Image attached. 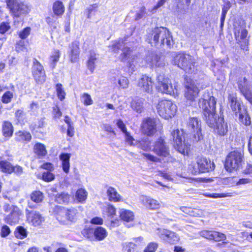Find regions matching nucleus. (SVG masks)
<instances>
[{
	"instance_id": "f257e3e1",
	"label": "nucleus",
	"mask_w": 252,
	"mask_h": 252,
	"mask_svg": "<svg viewBox=\"0 0 252 252\" xmlns=\"http://www.w3.org/2000/svg\"><path fill=\"white\" fill-rule=\"evenodd\" d=\"M198 105L203 109V119L206 124L220 136H224L228 131L227 123L223 117L216 113V100L208 93H205L199 100Z\"/></svg>"
},
{
	"instance_id": "f03ea898",
	"label": "nucleus",
	"mask_w": 252,
	"mask_h": 252,
	"mask_svg": "<svg viewBox=\"0 0 252 252\" xmlns=\"http://www.w3.org/2000/svg\"><path fill=\"white\" fill-rule=\"evenodd\" d=\"M172 63L184 70L186 73L191 74L195 70L196 61L189 54L184 53H172Z\"/></svg>"
},
{
	"instance_id": "7ed1b4c3",
	"label": "nucleus",
	"mask_w": 252,
	"mask_h": 252,
	"mask_svg": "<svg viewBox=\"0 0 252 252\" xmlns=\"http://www.w3.org/2000/svg\"><path fill=\"white\" fill-rule=\"evenodd\" d=\"M149 43L158 45H164L170 47L173 43L172 37L170 32L163 27L156 28L152 31L149 35Z\"/></svg>"
},
{
	"instance_id": "20e7f679",
	"label": "nucleus",
	"mask_w": 252,
	"mask_h": 252,
	"mask_svg": "<svg viewBox=\"0 0 252 252\" xmlns=\"http://www.w3.org/2000/svg\"><path fill=\"white\" fill-rule=\"evenodd\" d=\"M112 49L115 52H118L119 50H122V53L120 55V59L123 62H126L129 67L133 68L132 66H135L136 58L134 55L132 54V51L127 46L125 47V44L122 39H120L113 44Z\"/></svg>"
},
{
	"instance_id": "39448f33",
	"label": "nucleus",
	"mask_w": 252,
	"mask_h": 252,
	"mask_svg": "<svg viewBox=\"0 0 252 252\" xmlns=\"http://www.w3.org/2000/svg\"><path fill=\"white\" fill-rule=\"evenodd\" d=\"M172 136L174 143V148L179 153L184 155H188L190 145L185 140L183 131L175 130L172 133Z\"/></svg>"
},
{
	"instance_id": "423d86ee",
	"label": "nucleus",
	"mask_w": 252,
	"mask_h": 252,
	"mask_svg": "<svg viewBox=\"0 0 252 252\" xmlns=\"http://www.w3.org/2000/svg\"><path fill=\"white\" fill-rule=\"evenodd\" d=\"M243 159V155L241 152H231L226 158L224 165L226 170L230 172L237 170L242 165Z\"/></svg>"
},
{
	"instance_id": "0eeeda50",
	"label": "nucleus",
	"mask_w": 252,
	"mask_h": 252,
	"mask_svg": "<svg viewBox=\"0 0 252 252\" xmlns=\"http://www.w3.org/2000/svg\"><path fill=\"white\" fill-rule=\"evenodd\" d=\"M157 109L158 114L165 119L172 118L175 115L177 111L176 104L168 100L159 101Z\"/></svg>"
},
{
	"instance_id": "6e6552de",
	"label": "nucleus",
	"mask_w": 252,
	"mask_h": 252,
	"mask_svg": "<svg viewBox=\"0 0 252 252\" xmlns=\"http://www.w3.org/2000/svg\"><path fill=\"white\" fill-rule=\"evenodd\" d=\"M6 2L7 7L14 17H19L26 15L30 10V7L27 4L18 2L17 0H6Z\"/></svg>"
},
{
	"instance_id": "1a4fd4ad",
	"label": "nucleus",
	"mask_w": 252,
	"mask_h": 252,
	"mask_svg": "<svg viewBox=\"0 0 252 252\" xmlns=\"http://www.w3.org/2000/svg\"><path fill=\"white\" fill-rule=\"evenodd\" d=\"M188 131L193 135V140L198 142L203 138L201 122L196 117L190 118L187 124Z\"/></svg>"
},
{
	"instance_id": "9d476101",
	"label": "nucleus",
	"mask_w": 252,
	"mask_h": 252,
	"mask_svg": "<svg viewBox=\"0 0 252 252\" xmlns=\"http://www.w3.org/2000/svg\"><path fill=\"white\" fill-rule=\"evenodd\" d=\"M234 35L236 40L243 50H248V31L245 26L243 25H235L234 27Z\"/></svg>"
},
{
	"instance_id": "9b49d317",
	"label": "nucleus",
	"mask_w": 252,
	"mask_h": 252,
	"mask_svg": "<svg viewBox=\"0 0 252 252\" xmlns=\"http://www.w3.org/2000/svg\"><path fill=\"white\" fill-rule=\"evenodd\" d=\"M197 85L196 81L189 80L187 82L185 85V96L187 99L192 101L197 97L200 91Z\"/></svg>"
},
{
	"instance_id": "f8f14e48",
	"label": "nucleus",
	"mask_w": 252,
	"mask_h": 252,
	"mask_svg": "<svg viewBox=\"0 0 252 252\" xmlns=\"http://www.w3.org/2000/svg\"><path fill=\"white\" fill-rule=\"evenodd\" d=\"M33 76L39 84L43 83L46 80V75L43 66L36 59L34 60L32 67Z\"/></svg>"
},
{
	"instance_id": "ddd939ff",
	"label": "nucleus",
	"mask_w": 252,
	"mask_h": 252,
	"mask_svg": "<svg viewBox=\"0 0 252 252\" xmlns=\"http://www.w3.org/2000/svg\"><path fill=\"white\" fill-rule=\"evenodd\" d=\"M196 163L198 168H194L192 172L195 174L200 173L208 172L210 170H214L215 164L211 160L206 158H201L197 160Z\"/></svg>"
},
{
	"instance_id": "4468645a",
	"label": "nucleus",
	"mask_w": 252,
	"mask_h": 252,
	"mask_svg": "<svg viewBox=\"0 0 252 252\" xmlns=\"http://www.w3.org/2000/svg\"><path fill=\"white\" fill-rule=\"evenodd\" d=\"M145 62L151 67H163L167 64L164 57L153 52L148 53L145 58Z\"/></svg>"
},
{
	"instance_id": "2eb2a0df",
	"label": "nucleus",
	"mask_w": 252,
	"mask_h": 252,
	"mask_svg": "<svg viewBox=\"0 0 252 252\" xmlns=\"http://www.w3.org/2000/svg\"><path fill=\"white\" fill-rule=\"evenodd\" d=\"M137 87L143 93L148 94L153 93V82L152 79L146 75L141 76L138 81Z\"/></svg>"
},
{
	"instance_id": "dca6fc26",
	"label": "nucleus",
	"mask_w": 252,
	"mask_h": 252,
	"mask_svg": "<svg viewBox=\"0 0 252 252\" xmlns=\"http://www.w3.org/2000/svg\"><path fill=\"white\" fill-rule=\"evenodd\" d=\"M158 121L154 119L148 118L144 119L142 123V131L143 133L152 136L157 131Z\"/></svg>"
},
{
	"instance_id": "f3484780",
	"label": "nucleus",
	"mask_w": 252,
	"mask_h": 252,
	"mask_svg": "<svg viewBox=\"0 0 252 252\" xmlns=\"http://www.w3.org/2000/svg\"><path fill=\"white\" fill-rule=\"evenodd\" d=\"M158 87L163 93L171 94L175 93L174 88L171 85L170 80L165 78L163 75L159 74L157 77Z\"/></svg>"
},
{
	"instance_id": "a211bd4d",
	"label": "nucleus",
	"mask_w": 252,
	"mask_h": 252,
	"mask_svg": "<svg viewBox=\"0 0 252 252\" xmlns=\"http://www.w3.org/2000/svg\"><path fill=\"white\" fill-rule=\"evenodd\" d=\"M152 151L160 157H166L169 155V148L162 138H158L155 142Z\"/></svg>"
},
{
	"instance_id": "6ab92c4d",
	"label": "nucleus",
	"mask_w": 252,
	"mask_h": 252,
	"mask_svg": "<svg viewBox=\"0 0 252 252\" xmlns=\"http://www.w3.org/2000/svg\"><path fill=\"white\" fill-rule=\"evenodd\" d=\"M239 89L245 97L250 101H252V86L246 78H243L238 84Z\"/></svg>"
},
{
	"instance_id": "aec40b11",
	"label": "nucleus",
	"mask_w": 252,
	"mask_h": 252,
	"mask_svg": "<svg viewBox=\"0 0 252 252\" xmlns=\"http://www.w3.org/2000/svg\"><path fill=\"white\" fill-rule=\"evenodd\" d=\"M159 236L161 239L170 244H175L180 240L178 234L169 230H162Z\"/></svg>"
},
{
	"instance_id": "412c9836",
	"label": "nucleus",
	"mask_w": 252,
	"mask_h": 252,
	"mask_svg": "<svg viewBox=\"0 0 252 252\" xmlns=\"http://www.w3.org/2000/svg\"><path fill=\"white\" fill-rule=\"evenodd\" d=\"M139 200L140 202L147 208L152 210L158 209L160 207L159 202L150 197L141 195L140 196Z\"/></svg>"
},
{
	"instance_id": "4be33fe9",
	"label": "nucleus",
	"mask_w": 252,
	"mask_h": 252,
	"mask_svg": "<svg viewBox=\"0 0 252 252\" xmlns=\"http://www.w3.org/2000/svg\"><path fill=\"white\" fill-rule=\"evenodd\" d=\"M228 100L232 110L236 114L240 113V111H243L244 106H241L240 102L238 100L235 94H229Z\"/></svg>"
},
{
	"instance_id": "5701e85b",
	"label": "nucleus",
	"mask_w": 252,
	"mask_h": 252,
	"mask_svg": "<svg viewBox=\"0 0 252 252\" xmlns=\"http://www.w3.org/2000/svg\"><path fill=\"white\" fill-rule=\"evenodd\" d=\"M70 157L71 154L68 153H62L59 156V158L62 161L63 170L65 173L69 171Z\"/></svg>"
},
{
	"instance_id": "b1692460",
	"label": "nucleus",
	"mask_w": 252,
	"mask_h": 252,
	"mask_svg": "<svg viewBox=\"0 0 252 252\" xmlns=\"http://www.w3.org/2000/svg\"><path fill=\"white\" fill-rule=\"evenodd\" d=\"M79 45L77 41L71 43L70 48V60L72 63H75L77 61L79 55Z\"/></svg>"
},
{
	"instance_id": "393cba45",
	"label": "nucleus",
	"mask_w": 252,
	"mask_h": 252,
	"mask_svg": "<svg viewBox=\"0 0 252 252\" xmlns=\"http://www.w3.org/2000/svg\"><path fill=\"white\" fill-rule=\"evenodd\" d=\"M32 139V135L29 132L19 131L15 133V140L20 142H28Z\"/></svg>"
},
{
	"instance_id": "a878e982",
	"label": "nucleus",
	"mask_w": 252,
	"mask_h": 252,
	"mask_svg": "<svg viewBox=\"0 0 252 252\" xmlns=\"http://www.w3.org/2000/svg\"><path fill=\"white\" fill-rule=\"evenodd\" d=\"M2 131L5 137H11L13 133V126L12 124L9 121H4L2 125Z\"/></svg>"
},
{
	"instance_id": "bb28decb",
	"label": "nucleus",
	"mask_w": 252,
	"mask_h": 252,
	"mask_svg": "<svg viewBox=\"0 0 252 252\" xmlns=\"http://www.w3.org/2000/svg\"><path fill=\"white\" fill-rule=\"evenodd\" d=\"M239 120L240 123L245 126H249L251 124V118L245 107H244L243 111L239 113Z\"/></svg>"
},
{
	"instance_id": "cd10ccee",
	"label": "nucleus",
	"mask_w": 252,
	"mask_h": 252,
	"mask_svg": "<svg viewBox=\"0 0 252 252\" xmlns=\"http://www.w3.org/2000/svg\"><path fill=\"white\" fill-rule=\"evenodd\" d=\"M124 252H140V248L133 242H126L123 244Z\"/></svg>"
},
{
	"instance_id": "c85d7f7f",
	"label": "nucleus",
	"mask_w": 252,
	"mask_h": 252,
	"mask_svg": "<svg viewBox=\"0 0 252 252\" xmlns=\"http://www.w3.org/2000/svg\"><path fill=\"white\" fill-rule=\"evenodd\" d=\"M107 194L110 201L118 202L122 199L121 195L117 192L116 189L113 187H109L107 190Z\"/></svg>"
},
{
	"instance_id": "c756f323",
	"label": "nucleus",
	"mask_w": 252,
	"mask_h": 252,
	"mask_svg": "<svg viewBox=\"0 0 252 252\" xmlns=\"http://www.w3.org/2000/svg\"><path fill=\"white\" fill-rule=\"evenodd\" d=\"M120 217L122 220H133L134 215L133 212L125 209L119 211Z\"/></svg>"
},
{
	"instance_id": "7c9ffc66",
	"label": "nucleus",
	"mask_w": 252,
	"mask_h": 252,
	"mask_svg": "<svg viewBox=\"0 0 252 252\" xmlns=\"http://www.w3.org/2000/svg\"><path fill=\"white\" fill-rule=\"evenodd\" d=\"M107 235L106 229L102 227H97L94 228V236L96 240L101 241L104 239Z\"/></svg>"
},
{
	"instance_id": "2f4dec72",
	"label": "nucleus",
	"mask_w": 252,
	"mask_h": 252,
	"mask_svg": "<svg viewBox=\"0 0 252 252\" xmlns=\"http://www.w3.org/2000/svg\"><path fill=\"white\" fill-rule=\"evenodd\" d=\"M53 10L55 15L61 16L64 12V7L62 2L56 1L53 5Z\"/></svg>"
},
{
	"instance_id": "473e14b6",
	"label": "nucleus",
	"mask_w": 252,
	"mask_h": 252,
	"mask_svg": "<svg viewBox=\"0 0 252 252\" xmlns=\"http://www.w3.org/2000/svg\"><path fill=\"white\" fill-rule=\"evenodd\" d=\"M144 99L136 98L133 100L131 104V108L138 113H141L143 110Z\"/></svg>"
},
{
	"instance_id": "72a5a7b5",
	"label": "nucleus",
	"mask_w": 252,
	"mask_h": 252,
	"mask_svg": "<svg viewBox=\"0 0 252 252\" xmlns=\"http://www.w3.org/2000/svg\"><path fill=\"white\" fill-rule=\"evenodd\" d=\"M33 152L38 157H43L46 155L45 146L39 143H36L33 147Z\"/></svg>"
},
{
	"instance_id": "f704fd0d",
	"label": "nucleus",
	"mask_w": 252,
	"mask_h": 252,
	"mask_svg": "<svg viewBox=\"0 0 252 252\" xmlns=\"http://www.w3.org/2000/svg\"><path fill=\"white\" fill-rule=\"evenodd\" d=\"M61 53L59 50L55 49L50 57V66L53 69L55 67L57 63L59 61Z\"/></svg>"
},
{
	"instance_id": "c9c22d12",
	"label": "nucleus",
	"mask_w": 252,
	"mask_h": 252,
	"mask_svg": "<svg viewBox=\"0 0 252 252\" xmlns=\"http://www.w3.org/2000/svg\"><path fill=\"white\" fill-rule=\"evenodd\" d=\"M103 214L105 218L111 219L116 214V208L112 205H107L103 209Z\"/></svg>"
},
{
	"instance_id": "e433bc0d",
	"label": "nucleus",
	"mask_w": 252,
	"mask_h": 252,
	"mask_svg": "<svg viewBox=\"0 0 252 252\" xmlns=\"http://www.w3.org/2000/svg\"><path fill=\"white\" fill-rule=\"evenodd\" d=\"M97 59L96 54L94 51H91L88 61V66L92 72L95 68V63Z\"/></svg>"
},
{
	"instance_id": "4c0bfd02",
	"label": "nucleus",
	"mask_w": 252,
	"mask_h": 252,
	"mask_svg": "<svg viewBox=\"0 0 252 252\" xmlns=\"http://www.w3.org/2000/svg\"><path fill=\"white\" fill-rule=\"evenodd\" d=\"M70 200V195L66 193L58 194L55 197V201L60 204L68 203Z\"/></svg>"
},
{
	"instance_id": "58836bf2",
	"label": "nucleus",
	"mask_w": 252,
	"mask_h": 252,
	"mask_svg": "<svg viewBox=\"0 0 252 252\" xmlns=\"http://www.w3.org/2000/svg\"><path fill=\"white\" fill-rule=\"evenodd\" d=\"M87 195L88 192L85 189H80L77 190L75 197L79 202L83 203L86 200Z\"/></svg>"
},
{
	"instance_id": "ea45409f",
	"label": "nucleus",
	"mask_w": 252,
	"mask_h": 252,
	"mask_svg": "<svg viewBox=\"0 0 252 252\" xmlns=\"http://www.w3.org/2000/svg\"><path fill=\"white\" fill-rule=\"evenodd\" d=\"M0 168L3 172L9 174L12 173V165L6 160L0 161Z\"/></svg>"
},
{
	"instance_id": "a19ab883",
	"label": "nucleus",
	"mask_w": 252,
	"mask_h": 252,
	"mask_svg": "<svg viewBox=\"0 0 252 252\" xmlns=\"http://www.w3.org/2000/svg\"><path fill=\"white\" fill-rule=\"evenodd\" d=\"M30 196L31 200L37 203L41 202L44 198L43 194L39 190L33 191Z\"/></svg>"
},
{
	"instance_id": "79ce46f5",
	"label": "nucleus",
	"mask_w": 252,
	"mask_h": 252,
	"mask_svg": "<svg viewBox=\"0 0 252 252\" xmlns=\"http://www.w3.org/2000/svg\"><path fill=\"white\" fill-rule=\"evenodd\" d=\"M27 218L31 220H40L43 219L41 215L37 211L27 210Z\"/></svg>"
},
{
	"instance_id": "37998d69",
	"label": "nucleus",
	"mask_w": 252,
	"mask_h": 252,
	"mask_svg": "<svg viewBox=\"0 0 252 252\" xmlns=\"http://www.w3.org/2000/svg\"><path fill=\"white\" fill-rule=\"evenodd\" d=\"M3 209L6 212H10V215H8V220H15L17 219L16 216L17 215V213L16 211L12 209V206L9 204H5L3 206Z\"/></svg>"
},
{
	"instance_id": "c03bdc74",
	"label": "nucleus",
	"mask_w": 252,
	"mask_h": 252,
	"mask_svg": "<svg viewBox=\"0 0 252 252\" xmlns=\"http://www.w3.org/2000/svg\"><path fill=\"white\" fill-rule=\"evenodd\" d=\"M94 228L90 226H86L85 228L82 230V234L88 239H93L94 236Z\"/></svg>"
},
{
	"instance_id": "a18cd8bd",
	"label": "nucleus",
	"mask_w": 252,
	"mask_h": 252,
	"mask_svg": "<svg viewBox=\"0 0 252 252\" xmlns=\"http://www.w3.org/2000/svg\"><path fill=\"white\" fill-rule=\"evenodd\" d=\"M81 102L86 106L92 105L93 103V100H92L91 95L87 93H84L81 95Z\"/></svg>"
},
{
	"instance_id": "49530a36",
	"label": "nucleus",
	"mask_w": 252,
	"mask_h": 252,
	"mask_svg": "<svg viewBox=\"0 0 252 252\" xmlns=\"http://www.w3.org/2000/svg\"><path fill=\"white\" fill-rule=\"evenodd\" d=\"M27 233L26 230L22 226H19L17 228L15 232V236L19 239H23L26 237Z\"/></svg>"
},
{
	"instance_id": "de8ad7c7",
	"label": "nucleus",
	"mask_w": 252,
	"mask_h": 252,
	"mask_svg": "<svg viewBox=\"0 0 252 252\" xmlns=\"http://www.w3.org/2000/svg\"><path fill=\"white\" fill-rule=\"evenodd\" d=\"M56 91L58 98L63 100L65 98V93L63 90L62 85L61 84H57L56 85Z\"/></svg>"
},
{
	"instance_id": "09e8293b",
	"label": "nucleus",
	"mask_w": 252,
	"mask_h": 252,
	"mask_svg": "<svg viewBox=\"0 0 252 252\" xmlns=\"http://www.w3.org/2000/svg\"><path fill=\"white\" fill-rule=\"evenodd\" d=\"M13 97V93L10 91H7L3 94L1 101L4 103H8L11 102Z\"/></svg>"
},
{
	"instance_id": "8fccbe9b",
	"label": "nucleus",
	"mask_w": 252,
	"mask_h": 252,
	"mask_svg": "<svg viewBox=\"0 0 252 252\" xmlns=\"http://www.w3.org/2000/svg\"><path fill=\"white\" fill-rule=\"evenodd\" d=\"M226 239L225 235L221 233L214 231L213 235V240L216 241H224Z\"/></svg>"
},
{
	"instance_id": "3c124183",
	"label": "nucleus",
	"mask_w": 252,
	"mask_h": 252,
	"mask_svg": "<svg viewBox=\"0 0 252 252\" xmlns=\"http://www.w3.org/2000/svg\"><path fill=\"white\" fill-rule=\"evenodd\" d=\"M54 179V175L50 171L44 172L42 174V179L46 182L52 181Z\"/></svg>"
},
{
	"instance_id": "603ef678",
	"label": "nucleus",
	"mask_w": 252,
	"mask_h": 252,
	"mask_svg": "<svg viewBox=\"0 0 252 252\" xmlns=\"http://www.w3.org/2000/svg\"><path fill=\"white\" fill-rule=\"evenodd\" d=\"M158 245L155 242H151L146 247L144 252H155L158 248Z\"/></svg>"
},
{
	"instance_id": "864d4df0",
	"label": "nucleus",
	"mask_w": 252,
	"mask_h": 252,
	"mask_svg": "<svg viewBox=\"0 0 252 252\" xmlns=\"http://www.w3.org/2000/svg\"><path fill=\"white\" fill-rule=\"evenodd\" d=\"M10 26L8 22H2L0 25V33L4 34L10 29Z\"/></svg>"
},
{
	"instance_id": "5fc2aeb1",
	"label": "nucleus",
	"mask_w": 252,
	"mask_h": 252,
	"mask_svg": "<svg viewBox=\"0 0 252 252\" xmlns=\"http://www.w3.org/2000/svg\"><path fill=\"white\" fill-rule=\"evenodd\" d=\"M31 31V29L30 27H27L19 32V36L21 39H26L30 34Z\"/></svg>"
},
{
	"instance_id": "6e6d98bb",
	"label": "nucleus",
	"mask_w": 252,
	"mask_h": 252,
	"mask_svg": "<svg viewBox=\"0 0 252 252\" xmlns=\"http://www.w3.org/2000/svg\"><path fill=\"white\" fill-rule=\"evenodd\" d=\"M118 83L122 88L126 89L128 86L129 81L126 77H122L119 80Z\"/></svg>"
},
{
	"instance_id": "4d7b16f0",
	"label": "nucleus",
	"mask_w": 252,
	"mask_h": 252,
	"mask_svg": "<svg viewBox=\"0 0 252 252\" xmlns=\"http://www.w3.org/2000/svg\"><path fill=\"white\" fill-rule=\"evenodd\" d=\"M57 19V17L54 15H52L51 17H47L45 21L49 26L55 28Z\"/></svg>"
},
{
	"instance_id": "13d9d810",
	"label": "nucleus",
	"mask_w": 252,
	"mask_h": 252,
	"mask_svg": "<svg viewBox=\"0 0 252 252\" xmlns=\"http://www.w3.org/2000/svg\"><path fill=\"white\" fill-rule=\"evenodd\" d=\"M204 195L205 196L214 198L225 197L228 196V195H227V194L225 193H211L209 192H206L204 194Z\"/></svg>"
},
{
	"instance_id": "bf43d9fd",
	"label": "nucleus",
	"mask_w": 252,
	"mask_h": 252,
	"mask_svg": "<svg viewBox=\"0 0 252 252\" xmlns=\"http://www.w3.org/2000/svg\"><path fill=\"white\" fill-rule=\"evenodd\" d=\"M77 213V210L74 208L68 209L66 212V215L68 220L74 219Z\"/></svg>"
},
{
	"instance_id": "052dcab7",
	"label": "nucleus",
	"mask_w": 252,
	"mask_h": 252,
	"mask_svg": "<svg viewBox=\"0 0 252 252\" xmlns=\"http://www.w3.org/2000/svg\"><path fill=\"white\" fill-rule=\"evenodd\" d=\"M214 231L203 230L200 232V235L207 239L213 240V235Z\"/></svg>"
},
{
	"instance_id": "680f3d73",
	"label": "nucleus",
	"mask_w": 252,
	"mask_h": 252,
	"mask_svg": "<svg viewBox=\"0 0 252 252\" xmlns=\"http://www.w3.org/2000/svg\"><path fill=\"white\" fill-rule=\"evenodd\" d=\"M146 14V8L143 6L141 8L140 10L136 14L135 19V20H139L142 18Z\"/></svg>"
},
{
	"instance_id": "e2e57ef3",
	"label": "nucleus",
	"mask_w": 252,
	"mask_h": 252,
	"mask_svg": "<svg viewBox=\"0 0 252 252\" xmlns=\"http://www.w3.org/2000/svg\"><path fill=\"white\" fill-rule=\"evenodd\" d=\"M116 125L124 133L127 131L125 124L121 119L117 121Z\"/></svg>"
},
{
	"instance_id": "0e129e2a",
	"label": "nucleus",
	"mask_w": 252,
	"mask_h": 252,
	"mask_svg": "<svg viewBox=\"0 0 252 252\" xmlns=\"http://www.w3.org/2000/svg\"><path fill=\"white\" fill-rule=\"evenodd\" d=\"M180 210L186 214L190 216H194L193 210L189 207L182 206L180 207Z\"/></svg>"
},
{
	"instance_id": "69168bd1",
	"label": "nucleus",
	"mask_w": 252,
	"mask_h": 252,
	"mask_svg": "<svg viewBox=\"0 0 252 252\" xmlns=\"http://www.w3.org/2000/svg\"><path fill=\"white\" fill-rule=\"evenodd\" d=\"M10 232V229L7 226L4 225L2 227L1 229V232H0L1 237H6L7 236H8L9 235Z\"/></svg>"
},
{
	"instance_id": "338daca9",
	"label": "nucleus",
	"mask_w": 252,
	"mask_h": 252,
	"mask_svg": "<svg viewBox=\"0 0 252 252\" xmlns=\"http://www.w3.org/2000/svg\"><path fill=\"white\" fill-rule=\"evenodd\" d=\"M147 159L153 161V162H158L159 161V159L152 155L147 154V153H143L142 154Z\"/></svg>"
},
{
	"instance_id": "774afa93",
	"label": "nucleus",
	"mask_w": 252,
	"mask_h": 252,
	"mask_svg": "<svg viewBox=\"0 0 252 252\" xmlns=\"http://www.w3.org/2000/svg\"><path fill=\"white\" fill-rule=\"evenodd\" d=\"M25 115L23 109H20L16 110L15 112V117L18 120H20L23 119Z\"/></svg>"
}]
</instances>
